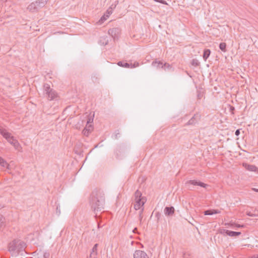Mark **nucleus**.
Returning a JSON list of instances; mask_svg holds the SVG:
<instances>
[{
  "instance_id": "58836bf2",
  "label": "nucleus",
  "mask_w": 258,
  "mask_h": 258,
  "mask_svg": "<svg viewBox=\"0 0 258 258\" xmlns=\"http://www.w3.org/2000/svg\"><path fill=\"white\" fill-rule=\"evenodd\" d=\"M249 258H258V254H254L250 256Z\"/></svg>"
},
{
  "instance_id": "393cba45",
  "label": "nucleus",
  "mask_w": 258,
  "mask_h": 258,
  "mask_svg": "<svg viewBox=\"0 0 258 258\" xmlns=\"http://www.w3.org/2000/svg\"><path fill=\"white\" fill-rule=\"evenodd\" d=\"M106 17H108V15H107L106 17H105V15L101 17L99 21H98V23L100 24L102 23L105 20H106Z\"/></svg>"
},
{
  "instance_id": "49530a36",
  "label": "nucleus",
  "mask_w": 258,
  "mask_h": 258,
  "mask_svg": "<svg viewBox=\"0 0 258 258\" xmlns=\"http://www.w3.org/2000/svg\"><path fill=\"white\" fill-rule=\"evenodd\" d=\"M257 216H258V215H257Z\"/></svg>"
},
{
  "instance_id": "ea45409f",
  "label": "nucleus",
  "mask_w": 258,
  "mask_h": 258,
  "mask_svg": "<svg viewBox=\"0 0 258 258\" xmlns=\"http://www.w3.org/2000/svg\"><path fill=\"white\" fill-rule=\"evenodd\" d=\"M236 226L237 227H239H239H244V226L243 225H240V224H236Z\"/></svg>"
},
{
  "instance_id": "4be33fe9",
  "label": "nucleus",
  "mask_w": 258,
  "mask_h": 258,
  "mask_svg": "<svg viewBox=\"0 0 258 258\" xmlns=\"http://www.w3.org/2000/svg\"><path fill=\"white\" fill-rule=\"evenodd\" d=\"M171 68V66L168 63H163V65L161 66V68L163 69L164 70H166V68L167 69H170Z\"/></svg>"
},
{
  "instance_id": "6e6552de",
  "label": "nucleus",
  "mask_w": 258,
  "mask_h": 258,
  "mask_svg": "<svg viewBox=\"0 0 258 258\" xmlns=\"http://www.w3.org/2000/svg\"><path fill=\"white\" fill-rule=\"evenodd\" d=\"M134 258H149L148 254L141 250H136L133 255Z\"/></svg>"
},
{
  "instance_id": "f3484780",
  "label": "nucleus",
  "mask_w": 258,
  "mask_h": 258,
  "mask_svg": "<svg viewBox=\"0 0 258 258\" xmlns=\"http://www.w3.org/2000/svg\"><path fill=\"white\" fill-rule=\"evenodd\" d=\"M210 53L211 51L210 49H207L204 50L203 54V58L205 60H206L207 59V58L210 56Z\"/></svg>"
},
{
  "instance_id": "9d476101",
  "label": "nucleus",
  "mask_w": 258,
  "mask_h": 258,
  "mask_svg": "<svg viewBox=\"0 0 258 258\" xmlns=\"http://www.w3.org/2000/svg\"><path fill=\"white\" fill-rule=\"evenodd\" d=\"M223 232H221L222 233L227 235L231 237H236L239 236L241 234L240 232H235L232 231H230L226 229H223Z\"/></svg>"
},
{
  "instance_id": "f704fd0d",
  "label": "nucleus",
  "mask_w": 258,
  "mask_h": 258,
  "mask_svg": "<svg viewBox=\"0 0 258 258\" xmlns=\"http://www.w3.org/2000/svg\"><path fill=\"white\" fill-rule=\"evenodd\" d=\"M212 212L213 214H218L220 213V211L218 210H212Z\"/></svg>"
},
{
  "instance_id": "e433bc0d",
  "label": "nucleus",
  "mask_w": 258,
  "mask_h": 258,
  "mask_svg": "<svg viewBox=\"0 0 258 258\" xmlns=\"http://www.w3.org/2000/svg\"><path fill=\"white\" fill-rule=\"evenodd\" d=\"M247 215L250 217H254L256 216L255 214H251L250 212L247 213Z\"/></svg>"
},
{
  "instance_id": "20e7f679",
  "label": "nucleus",
  "mask_w": 258,
  "mask_h": 258,
  "mask_svg": "<svg viewBox=\"0 0 258 258\" xmlns=\"http://www.w3.org/2000/svg\"><path fill=\"white\" fill-rule=\"evenodd\" d=\"M48 0H37L31 3L27 7V9L32 12H37L43 8L47 3Z\"/></svg>"
},
{
  "instance_id": "f257e3e1",
  "label": "nucleus",
  "mask_w": 258,
  "mask_h": 258,
  "mask_svg": "<svg viewBox=\"0 0 258 258\" xmlns=\"http://www.w3.org/2000/svg\"><path fill=\"white\" fill-rule=\"evenodd\" d=\"M105 204V197L103 192L100 190H95L92 192L90 205L91 209L97 217V213L104 209Z\"/></svg>"
},
{
  "instance_id": "4468645a",
  "label": "nucleus",
  "mask_w": 258,
  "mask_h": 258,
  "mask_svg": "<svg viewBox=\"0 0 258 258\" xmlns=\"http://www.w3.org/2000/svg\"><path fill=\"white\" fill-rule=\"evenodd\" d=\"M174 208L173 207H166L164 209V213L166 216H170L174 214Z\"/></svg>"
},
{
  "instance_id": "f8f14e48",
  "label": "nucleus",
  "mask_w": 258,
  "mask_h": 258,
  "mask_svg": "<svg viewBox=\"0 0 258 258\" xmlns=\"http://www.w3.org/2000/svg\"><path fill=\"white\" fill-rule=\"evenodd\" d=\"M243 166L247 170L250 171H256L258 169L257 167L254 165L248 164L246 163H243Z\"/></svg>"
},
{
  "instance_id": "0eeeda50",
  "label": "nucleus",
  "mask_w": 258,
  "mask_h": 258,
  "mask_svg": "<svg viewBox=\"0 0 258 258\" xmlns=\"http://www.w3.org/2000/svg\"><path fill=\"white\" fill-rule=\"evenodd\" d=\"M200 118L201 115L200 114H195L186 123V125H195L200 120Z\"/></svg>"
},
{
  "instance_id": "c03bdc74",
  "label": "nucleus",
  "mask_w": 258,
  "mask_h": 258,
  "mask_svg": "<svg viewBox=\"0 0 258 258\" xmlns=\"http://www.w3.org/2000/svg\"><path fill=\"white\" fill-rule=\"evenodd\" d=\"M154 1H155V2H157V1H158V0H154Z\"/></svg>"
},
{
  "instance_id": "4c0bfd02",
  "label": "nucleus",
  "mask_w": 258,
  "mask_h": 258,
  "mask_svg": "<svg viewBox=\"0 0 258 258\" xmlns=\"http://www.w3.org/2000/svg\"><path fill=\"white\" fill-rule=\"evenodd\" d=\"M133 232L134 233H138V229L137 228H135L133 230Z\"/></svg>"
},
{
  "instance_id": "f03ea898",
  "label": "nucleus",
  "mask_w": 258,
  "mask_h": 258,
  "mask_svg": "<svg viewBox=\"0 0 258 258\" xmlns=\"http://www.w3.org/2000/svg\"><path fill=\"white\" fill-rule=\"evenodd\" d=\"M26 243L21 239L16 238L10 242L8 245V251L12 255H18L25 250Z\"/></svg>"
},
{
  "instance_id": "c756f323",
  "label": "nucleus",
  "mask_w": 258,
  "mask_h": 258,
  "mask_svg": "<svg viewBox=\"0 0 258 258\" xmlns=\"http://www.w3.org/2000/svg\"><path fill=\"white\" fill-rule=\"evenodd\" d=\"M96 254L95 252H91L88 258H96Z\"/></svg>"
},
{
  "instance_id": "39448f33",
  "label": "nucleus",
  "mask_w": 258,
  "mask_h": 258,
  "mask_svg": "<svg viewBox=\"0 0 258 258\" xmlns=\"http://www.w3.org/2000/svg\"><path fill=\"white\" fill-rule=\"evenodd\" d=\"M43 90L44 94L49 100H53L57 97L58 94L55 90L50 88L48 84L44 83L43 84Z\"/></svg>"
},
{
  "instance_id": "2eb2a0df",
  "label": "nucleus",
  "mask_w": 258,
  "mask_h": 258,
  "mask_svg": "<svg viewBox=\"0 0 258 258\" xmlns=\"http://www.w3.org/2000/svg\"><path fill=\"white\" fill-rule=\"evenodd\" d=\"M163 65V62L161 61H157L155 60L152 62V66L153 67H156L157 68H161V66Z\"/></svg>"
},
{
  "instance_id": "a19ab883",
  "label": "nucleus",
  "mask_w": 258,
  "mask_h": 258,
  "mask_svg": "<svg viewBox=\"0 0 258 258\" xmlns=\"http://www.w3.org/2000/svg\"><path fill=\"white\" fill-rule=\"evenodd\" d=\"M253 190H254L255 191H256V192H258V189H256V188H253Z\"/></svg>"
},
{
  "instance_id": "aec40b11",
  "label": "nucleus",
  "mask_w": 258,
  "mask_h": 258,
  "mask_svg": "<svg viewBox=\"0 0 258 258\" xmlns=\"http://www.w3.org/2000/svg\"><path fill=\"white\" fill-rule=\"evenodd\" d=\"M0 165L4 167H8V166H9V164L7 163L6 161L5 160H4L1 157H0Z\"/></svg>"
},
{
  "instance_id": "cd10ccee",
  "label": "nucleus",
  "mask_w": 258,
  "mask_h": 258,
  "mask_svg": "<svg viewBox=\"0 0 258 258\" xmlns=\"http://www.w3.org/2000/svg\"><path fill=\"white\" fill-rule=\"evenodd\" d=\"M183 257V258H191V254L188 252H184Z\"/></svg>"
},
{
  "instance_id": "1a4fd4ad",
  "label": "nucleus",
  "mask_w": 258,
  "mask_h": 258,
  "mask_svg": "<svg viewBox=\"0 0 258 258\" xmlns=\"http://www.w3.org/2000/svg\"><path fill=\"white\" fill-rule=\"evenodd\" d=\"M186 184H192L194 185H198L203 187H206L208 186L207 184L204 183V182H202L200 181H197L196 180H190L187 181L186 182Z\"/></svg>"
},
{
  "instance_id": "72a5a7b5",
  "label": "nucleus",
  "mask_w": 258,
  "mask_h": 258,
  "mask_svg": "<svg viewBox=\"0 0 258 258\" xmlns=\"http://www.w3.org/2000/svg\"><path fill=\"white\" fill-rule=\"evenodd\" d=\"M203 96V94L199 92L197 95V97L199 99H201L202 98Z\"/></svg>"
},
{
  "instance_id": "ddd939ff",
  "label": "nucleus",
  "mask_w": 258,
  "mask_h": 258,
  "mask_svg": "<svg viewBox=\"0 0 258 258\" xmlns=\"http://www.w3.org/2000/svg\"><path fill=\"white\" fill-rule=\"evenodd\" d=\"M117 64L119 67H122L126 68H135L136 67L135 64H133L132 63L130 64L128 63L124 62L122 61H118L117 62Z\"/></svg>"
},
{
  "instance_id": "a211bd4d",
  "label": "nucleus",
  "mask_w": 258,
  "mask_h": 258,
  "mask_svg": "<svg viewBox=\"0 0 258 258\" xmlns=\"http://www.w3.org/2000/svg\"><path fill=\"white\" fill-rule=\"evenodd\" d=\"M91 128H92V125H89L88 128H85L83 131V133L84 135H85L86 136H88L89 135L90 131L91 130Z\"/></svg>"
},
{
  "instance_id": "a878e982",
  "label": "nucleus",
  "mask_w": 258,
  "mask_h": 258,
  "mask_svg": "<svg viewBox=\"0 0 258 258\" xmlns=\"http://www.w3.org/2000/svg\"><path fill=\"white\" fill-rule=\"evenodd\" d=\"M229 111L231 112V114H234V110L235 107L232 105H229Z\"/></svg>"
},
{
  "instance_id": "b1692460",
  "label": "nucleus",
  "mask_w": 258,
  "mask_h": 258,
  "mask_svg": "<svg viewBox=\"0 0 258 258\" xmlns=\"http://www.w3.org/2000/svg\"><path fill=\"white\" fill-rule=\"evenodd\" d=\"M143 211H144V208H142L141 211L139 212V220H140V223H141L142 221V219H143V215H142Z\"/></svg>"
},
{
  "instance_id": "9b49d317",
  "label": "nucleus",
  "mask_w": 258,
  "mask_h": 258,
  "mask_svg": "<svg viewBox=\"0 0 258 258\" xmlns=\"http://www.w3.org/2000/svg\"><path fill=\"white\" fill-rule=\"evenodd\" d=\"M135 202L134 208L136 210H138L144 206L145 201H144V200H142V199H138V200H135Z\"/></svg>"
},
{
  "instance_id": "2f4dec72",
  "label": "nucleus",
  "mask_w": 258,
  "mask_h": 258,
  "mask_svg": "<svg viewBox=\"0 0 258 258\" xmlns=\"http://www.w3.org/2000/svg\"><path fill=\"white\" fill-rule=\"evenodd\" d=\"M157 2H158V3H161L162 4H164V5H167V3H166V2L164 0H158V1Z\"/></svg>"
},
{
  "instance_id": "7ed1b4c3",
  "label": "nucleus",
  "mask_w": 258,
  "mask_h": 258,
  "mask_svg": "<svg viewBox=\"0 0 258 258\" xmlns=\"http://www.w3.org/2000/svg\"><path fill=\"white\" fill-rule=\"evenodd\" d=\"M0 133L5 138L8 142L12 145L16 149H18L20 146V144L15 138L11 136V134L8 132L7 130L0 126Z\"/></svg>"
},
{
  "instance_id": "37998d69",
  "label": "nucleus",
  "mask_w": 258,
  "mask_h": 258,
  "mask_svg": "<svg viewBox=\"0 0 258 258\" xmlns=\"http://www.w3.org/2000/svg\"><path fill=\"white\" fill-rule=\"evenodd\" d=\"M90 121V119H89V120L87 121V123H88Z\"/></svg>"
},
{
  "instance_id": "c9c22d12",
  "label": "nucleus",
  "mask_w": 258,
  "mask_h": 258,
  "mask_svg": "<svg viewBox=\"0 0 258 258\" xmlns=\"http://www.w3.org/2000/svg\"><path fill=\"white\" fill-rule=\"evenodd\" d=\"M235 134L236 136H238L240 134V130L238 129L235 131Z\"/></svg>"
},
{
  "instance_id": "412c9836",
  "label": "nucleus",
  "mask_w": 258,
  "mask_h": 258,
  "mask_svg": "<svg viewBox=\"0 0 258 258\" xmlns=\"http://www.w3.org/2000/svg\"><path fill=\"white\" fill-rule=\"evenodd\" d=\"M191 64L192 66H194V67H198L200 65V62L199 61V60L197 59H193L192 60H191Z\"/></svg>"
},
{
  "instance_id": "6ab92c4d",
  "label": "nucleus",
  "mask_w": 258,
  "mask_h": 258,
  "mask_svg": "<svg viewBox=\"0 0 258 258\" xmlns=\"http://www.w3.org/2000/svg\"><path fill=\"white\" fill-rule=\"evenodd\" d=\"M220 49L223 52H226V44L225 42L220 43L219 44Z\"/></svg>"
},
{
  "instance_id": "7c9ffc66",
  "label": "nucleus",
  "mask_w": 258,
  "mask_h": 258,
  "mask_svg": "<svg viewBox=\"0 0 258 258\" xmlns=\"http://www.w3.org/2000/svg\"><path fill=\"white\" fill-rule=\"evenodd\" d=\"M4 221V217L1 214H0V227L1 226L2 223H3Z\"/></svg>"
},
{
  "instance_id": "79ce46f5",
  "label": "nucleus",
  "mask_w": 258,
  "mask_h": 258,
  "mask_svg": "<svg viewBox=\"0 0 258 258\" xmlns=\"http://www.w3.org/2000/svg\"><path fill=\"white\" fill-rule=\"evenodd\" d=\"M107 43H108V41H107L105 42V45H106Z\"/></svg>"
},
{
  "instance_id": "bb28decb",
  "label": "nucleus",
  "mask_w": 258,
  "mask_h": 258,
  "mask_svg": "<svg viewBox=\"0 0 258 258\" xmlns=\"http://www.w3.org/2000/svg\"><path fill=\"white\" fill-rule=\"evenodd\" d=\"M97 246L98 244H95L92 249V252H95L96 255L97 254Z\"/></svg>"
},
{
  "instance_id": "473e14b6",
  "label": "nucleus",
  "mask_w": 258,
  "mask_h": 258,
  "mask_svg": "<svg viewBox=\"0 0 258 258\" xmlns=\"http://www.w3.org/2000/svg\"><path fill=\"white\" fill-rule=\"evenodd\" d=\"M35 258H43L42 257V255L40 253H37L36 255H35Z\"/></svg>"
},
{
  "instance_id": "423d86ee",
  "label": "nucleus",
  "mask_w": 258,
  "mask_h": 258,
  "mask_svg": "<svg viewBox=\"0 0 258 258\" xmlns=\"http://www.w3.org/2000/svg\"><path fill=\"white\" fill-rule=\"evenodd\" d=\"M108 33L114 39H117L120 33V29L118 28H111L108 30Z\"/></svg>"
},
{
  "instance_id": "c85d7f7f",
  "label": "nucleus",
  "mask_w": 258,
  "mask_h": 258,
  "mask_svg": "<svg viewBox=\"0 0 258 258\" xmlns=\"http://www.w3.org/2000/svg\"><path fill=\"white\" fill-rule=\"evenodd\" d=\"M40 254H41L42 255V257L43 258H48L49 256V253H48V252H44L43 253H41Z\"/></svg>"
},
{
  "instance_id": "dca6fc26",
  "label": "nucleus",
  "mask_w": 258,
  "mask_h": 258,
  "mask_svg": "<svg viewBox=\"0 0 258 258\" xmlns=\"http://www.w3.org/2000/svg\"><path fill=\"white\" fill-rule=\"evenodd\" d=\"M142 194L141 191L139 190H137L135 193V200H138V199H142V200H144L143 197H142Z\"/></svg>"
},
{
  "instance_id": "5701e85b",
  "label": "nucleus",
  "mask_w": 258,
  "mask_h": 258,
  "mask_svg": "<svg viewBox=\"0 0 258 258\" xmlns=\"http://www.w3.org/2000/svg\"><path fill=\"white\" fill-rule=\"evenodd\" d=\"M205 215H212L213 214V213L212 212V210H208L206 211H205L204 212Z\"/></svg>"
},
{
  "instance_id": "a18cd8bd",
  "label": "nucleus",
  "mask_w": 258,
  "mask_h": 258,
  "mask_svg": "<svg viewBox=\"0 0 258 258\" xmlns=\"http://www.w3.org/2000/svg\"><path fill=\"white\" fill-rule=\"evenodd\" d=\"M5 1H7V0H5Z\"/></svg>"
}]
</instances>
